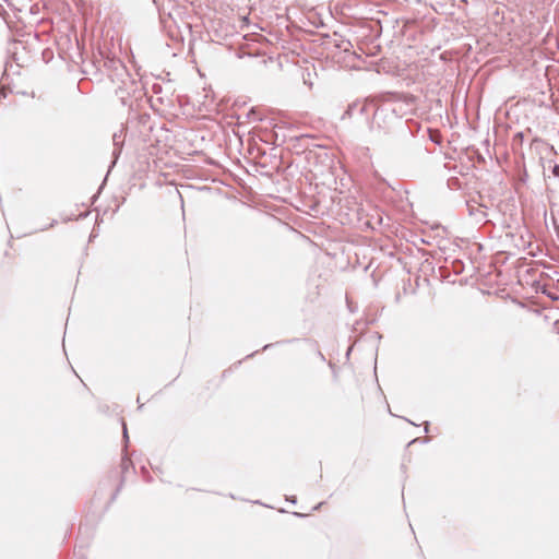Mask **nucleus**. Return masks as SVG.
I'll return each instance as SVG.
<instances>
[{
	"label": "nucleus",
	"instance_id": "f257e3e1",
	"mask_svg": "<svg viewBox=\"0 0 559 559\" xmlns=\"http://www.w3.org/2000/svg\"><path fill=\"white\" fill-rule=\"evenodd\" d=\"M554 174H555L556 176H559V166H555V168H554Z\"/></svg>",
	"mask_w": 559,
	"mask_h": 559
}]
</instances>
